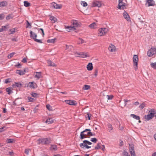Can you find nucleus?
Instances as JSON below:
<instances>
[{"label":"nucleus","instance_id":"f257e3e1","mask_svg":"<svg viewBox=\"0 0 156 156\" xmlns=\"http://www.w3.org/2000/svg\"><path fill=\"white\" fill-rule=\"evenodd\" d=\"M90 129H86L83 131L81 132L80 134V139L81 140L84 139L85 138L87 137V135L85 133L87 132H91Z\"/></svg>","mask_w":156,"mask_h":156},{"label":"nucleus","instance_id":"f03ea898","mask_svg":"<svg viewBox=\"0 0 156 156\" xmlns=\"http://www.w3.org/2000/svg\"><path fill=\"white\" fill-rule=\"evenodd\" d=\"M40 144H48L50 143V140L47 138L39 139L38 140Z\"/></svg>","mask_w":156,"mask_h":156},{"label":"nucleus","instance_id":"7ed1b4c3","mask_svg":"<svg viewBox=\"0 0 156 156\" xmlns=\"http://www.w3.org/2000/svg\"><path fill=\"white\" fill-rule=\"evenodd\" d=\"M108 31V29L107 28H104L100 29L99 30V34L100 36H101L104 35Z\"/></svg>","mask_w":156,"mask_h":156},{"label":"nucleus","instance_id":"20e7f679","mask_svg":"<svg viewBox=\"0 0 156 156\" xmlns=\"http://www.w3.org/2000/svg\"><path fill=\"white\" fill-rule=\"evenodd\" d=\"M156 53V48H151L147 52V55L149 57L152 56Z\"/></svg>","mask_w":156,"mask_h":156},{"label":"nucleus","instance_id":"39448f33","mask_svg":"<svg viewBox=\"0 0 156 156\" xmlns=\"http://www.w3.org/2000/svg\"><path fill=\"white\" fill-rule=\"evenodd\" d=\"M62 5L61 4L59 5L55 2H52L51 4V7L53 9H60L62 8Z\"/></svg>","mask_w":156,"mask_h":156},{"label":"nucleus","instance_id":"423d86ee","mask_svg":"<svg viewBox=\"0 0 156 156\" xmlns=\"http://www.w3.org/2000/svg\"><path fill=\"white\" fill-rule=\"evenodd\" d=\"M154 114L152 113H150L148 115H145L144 118L145 121H149L151 119L154 117Z\"/></svg>","mask_w":156,"mask_h":156},{"label":"nucleus","instance_id":"0eeeda50","mask_svg":"<svg viewBox=\"0 0 156 156\" xmlns=\"http://www.w3.org/2000/svg\"><path fill=\"white\" fill-rule=\"evenodd\" d=\"M138 58L137 55H134L133 58L134 66L137 67Z\"/></svg>","mask_w":156,"mask_h":156},{"label":"nucleus","instance_id":"6e6552de","mask_svg":"<svg viewBox=\"0 0 156 156\" xmlns=\"http://www.w3.org/2000/svg\"><path fill=\"white\" fill-rule=\"evenodd\" d=\"M66 103L71 105H77L76 101L71 100H66L65 101Z\"/></svg>","mask_w":156,"mask_h":156},{"label":"nucleus","instance_id":"1a4fd4ad","mask_svg":"<svg viewBox=\"0 0 156 156\" xmlns=\"http://www.w3.org/2000/svg\"><path fill=\"white\" fill-rule=\"evenodd\" d=\"M101 5V2L98 1H95L93 2L92 4V7H100Z\"/></svg>","mask_w":156,"mask_h":156},{"label":"nucleus","instance_id":"9d476101","mask_svg":"<svg viewBox=\"0 0 156 156\" xmlns=\"http://www.w3.org/2000/svg\"><path fill=\"white\" fill-rule=\"evenodd\" d=\"M146 3L148 4V6H153L155 5V2L153 0H147L146 1Z\"/></svg>","mask_w":156,"mask_h":156},{"label":"nucleus","instance_id":"9b49d317","mask_svg":"<svg viewBox=\"0 0 156 156\" xmlns=\"http://www.w3.org/2000/svg\"><path fill=\"white\" fill-rule=\"evenodd\" d=\"M123 16L125 19L127 21H130V18L128 14L125 11L123 13Z\"/></svg>","mask_w":156,"mask_h":156},{"label":"nucleus","instance_id":"f8f14e48","mask_svg":"<svg viewBox=\"0 0 156 156\" xmlns=\"http://www.w3.org/2000/svg\"><path fill=\"white\" fill-rule=\"evenodd\" d=\"M118 9H126V4L123 2H122L121 5H119Z\"/></svg>","mask_w":156,"mask_h":156},{"label":"nucleus","instance_id":"ddd939ff","mask_svg":"<svg viewBox=\"0 0 156 156\" xmlns=\"http://www.w3.org/2000/svg\"><path fill=\"white\" fill-rule=\"evenodd\" d=\"M26 72V69H24L23 70H17L16 73L20 75H23L25 74V73Z\"/></svg>","mask_w":156,"mask_h":156},{"label":"nucleus","instance_id":"4468645a","mask_svg":"<svg viewBox=\"0 0 156 156\" xmlns=\"http://www.w3.org/2000/svg\"><path fill=\"white\" fill-rule=\"evenodd\" d=\"M87 68L88 70H91L93 69L92 63L91 62L89 63L87 66Z\"/></svg>","mask_w":156,"mask_h":156},{"label":"nucleus","instance_id":"2eb2a0df","mask_svg":"<svg viewBox=\"0 0 156 156\" xmlns=\"http://www.w3.org/2000/svg\"><path fill=\"white\" fill-rule=\"evenodd\" d=\"M80 146L82 148H83L84 147H85L87 149H89L91 147L90 146L87 145V144H83V143L80 144Z\"/></svg>","mask_w":156,"mask_h":156},{"label":"nucleus","instance_id":"dca6fc26","mask_svg":"<svg viewBox=\"0 0 156 156\" xmlns=\"http://www.w3.org/2000/svg\"><path fill=\"white\" fill-rule=\"evenodd\" d=\"M9 28V25H7L5 26H2V27L1 29L2 30V32L3 31H6L8 30V29Z\"/></svg>","mask_w":156,"mask_h":156},{"label":"nucleus","instance_id":"f3484780","mask_svg":"<svg viewBox=\"0 0 156 156\" xmlns=\"http://www.w3.org/2000/svg\"><path fill=\"white\" fill-rule=\"evenodd\" d=\"M28 85L30 87L34 89L36 88L35 86H36L37 85L36 83H34V82H30Z\"/></svg>","mask_w":156,"mask_h":156},{"label":"nucleus","instance_id":"a211bd4d","mask_svg":"<svg viewBox=\"0 0 156 156\" xmlns=\"http://www.w3.org/2000/svg\"><path fill=\"white\" fill-rule=\"evenodd\" d=\"M48 65L49 66L55 67L56 65L54 63L52 62L51 60H48L47 62Z\"/></svg>","mask_w":156,"mask_h":156},{"label":"nucleus","instance_id":"6ab92c4d","mask_svg":"<svg viewBox=\"0 0 156 156\" xmlns=\"http://www.w3.org/2000/svg\"><path fill=\"white\" fill-rule=\"evenodd\" d=\"M35 36H34V37H33V39L34 40V41L37 42L42 43V41L41 40H39L37 39L36 38L37 37V34H35Z\"/></svg>","mask_w":156,"mask_h":156},{"label":"nucleus","instance_id":"aec40b11","mask_svg":"<svg viewBox=\"0 0 156 156\" xmlns=\"http://www.w3.org/2000/svg\"><path fill=\"white\" fill-rule=\"evenodd\" d=\"M66 28L68 29L67 30L69 32L70 30H76V28L74 27H72L71 26H68L66 27Z\"/></svg>","mask_w":156,"mask_h":156},{"label":"nucleus","instance_id":"412c9836","mask_svg":"<svg viewBox=\"0 0 156 156\" xmlns=\"http://www.w3.org/2000/svg\"><path fill=\"white\" fill-rule=\"evenodd\" d=\"M129 151L130 152L131 151H134V147L133 144H129Z\"/></svg>","mask_w":156,"mask_h":156},{"label":"nucleus","instance_id":"4be33fe9","mask_svg":"<svg viewBox=\"0 0 156 156\" xmlns=\"http://www.w3.org/2000/svg\"><path fill=\"white\" fill-rule=\"evenodd\" d=\"M17 31L18 28L16 27L10 29V34H13Z\"/></svg>","mask_w":156,"mask_h":156},{"label":"nucleus","instance_id":"5701e85b","mask_svg":"<svg viewBox=\"0 0 156 156\" xmlns=\"http://www.w3.org/2000/svg\"><path fill=\"white\" fill-rule=\"evenodd\" d=\"M53 122V120L52 118L48 119L46 121V122L49 124H51Z\"/></svg>","mask_w":156,"mask_h":156},{"label":"nucleus","instance_id":"b1692460","mask_svg":"<svg viewBox=\"0 0 156 156\" xmlns=\"http://www.w3.org/2000/svg\"><path fill=\"white\" fill-rule=\"evenodd\" d=\"M50 19L52 23H55L57 21V19L53 16H51Z\"/></svg>","mask_w":156,"mask_h":156},{"label":"nucleus","instance_id":"393cba45","mask_svg":"<svg viewBox=\"0 0 156 156\" xmlns=\"http://www.w3.org/2000/svg\"><path fill=\"white\" fill-rule=\"evenodd\" d=\"M89 27L91 28H94L96 27V24L95 22H94L90 24Z\"/></svg>","mask_w":156,"mask_h":156},{"label":"nucleus","instance_id":"a878e982","mask_svg":"<svg viewBox=\"0 0 156 156\" xmlns=\"http://www.w3.org/2000/svg\"><path fill=\"white\" fill-rule=\"evenodd\" d=\"M131 116L133 117V118L136 120H140V117L139 116L136 115L134 114H132L131 115Z\"/></svg>","mask_w":156,"mask_h":156},{"label":"nucleus","instance_id":"bb28decb","mask_svg":"<svg viewBox=\"0 0 156 156\" xmlns=\"http://www.w3.org/2000/svg\"><path fill=\"white\" fill-rule=\"evenodd\" d=\"M151 67L153 68L154 69H156V62L153 63H151Z\"/></svg>","mask_w":156,"mask_h":156},{"label":"nucleus","instance_id":"cd10ccee","mask_svg":"<svg viewBox=\"0 0 156 156\" xmlns=\"http://www.w3.org/2000/svg\"><path fill=\"white\" fill-rule=\"evenodd\" d=\"M24 5L26 7H28L30 5V4L28 2L25 1L24 2Z\"/></svg>","mask_w":156,"mask_h":156},{"label":"nucleus","instance_id":"c85d7f7f","mask_svg":"<svg viewBox=\"0 0 156 156\" xmlns=\"http://www.w3.org/2000/svg\"><path fill=\"white\" fill-rule=\"evenodd\" d=\"M88 57L87 55L83 52H80V57L84 58Z\"/></svg>","mask_w":156,"mask_h":156},{"label":"nucleus","instance_id":"c756f323","mask_svg":"<svg viewBox=\"0 0 156 156\" xmlns=\"http://www.w3.org/2000/svg\"><path fill=\"white\" fill-rule=\"evenodd\" d=\"M146 106V104L145 103L143 102L142 104H141L139 106V108H140L141 109H142Z\"/></svg>","mask_w":156,"mask_h":156},{"label":"nucleus","instance_id":"7c9ffc66","mask_svg":"<svg viewBox=\"0 0 156 156\" xmlns=\"http://www.w3.org/2000/svg\"><path fill=\"white\" fill-rule=\"evenodd\" d=\"M108 49L110 51L113 52L115 51V47L109 46Z\"/></svg>","mask_w":156,"mask_h":156},{"label":"nucleus","instance_id":"2f4dec72","mask_svg":"<svg viewBox=\"0 0 156 156\" xmlns=\"http://www.w3.org/2000/svg\"><path fill=\"white\" fill-rule=\"evenodd\" d=\"M7 4V2L6 1H3L0 2V6H5Z\"/></svg>","mask_w":156,"mask_h":156},{"label":"nucleus","instance_id":"473e14b6","mask_svg":"<svg viewBox=\"0 0 156 156\" xmlns=\"http://www.w3.org/2000/svg\"><path fill=\"white\" fill-rule=\"evenodd\" d=\"M56 40V38L52 39H48L47 40V42L48 43H54L55 42Z\"/></svg>","mask_w":156,"mask_h":156},{"label":"nucleus","instance_id":"72a5a7b5","mask_svg":"<svg viewBox=\"0 0 156 156\" xmlns=\"http://www.w3.org/2000/svg\"><path fill=\"white\" fill-rule=\"evenodd\" d=\"M73 26V27H77L79 25L78 23L76 20L74 21L72 23Z\"/></svg>","mask_w":156,"mask_h":156},{"label":"nucleus","instance_id":"f704fd0d","mask_svg":"<svg viewBox=\"0 0 156 156\" xmlns=\"http://www.w3.org/2000/svg\"><path fill=\"white\" fill-rule=\"evenodd\" d=\"M15 85L16 86V87L18 88H21L22 86V84L19 82H15Z\"/></svg>","mask_w":156,"mask_h":156},{"label":"nucleus","instance_id":"c9c22d12","mask_svg":"<svg viewBox=\"0 0 156 156\" xmlns=\"http://www.w3.org/2000/svg\"><path fill=\"white\" fill-rule=\"evenodd\" d=\"M90 87L89 85H85L83 87V89L85 90H88L90 89Z\"/></svg>","mask_w":156,"mask_h":156},{"label":"nucleus","instance_id":"e433bc0d","mask_svg":"<svg viewBox=\"0 0 156 156\" xmlns=\"http://www.w3.org/2000/svg\"><path fill=\"white\" fill-rule=\"evenodd\" d=\"M101 144L100 143H99L97 144V145L95 147V150H98L101 148V147L100 146V145Z\"/></svg>","mask_w":156,"mask_h":156},{"label":"nucleus","instance_id":"4c0bfd02","mask_svg":"<svg viewBox=\"0 0 156 156\" xmlns=\"http://www.w3.org/2000/svg\"><path fill=\"white\" fill-rule=\"evenodd\" d=\"M83 144H87L89 145H91L92 144L91 142H90L87 140H84L83 141Z\"/></svg>","mask_w":156,"mask_h":156},{"label":"nucleus","instance_id":"58836bf2","mask_svg":"<svg viewBox=\"0 0 156 156\" xmlns=\"http://www.w3.org/2000/svg\"><path fill=\"white\" fill-rule=\"evenodd\" d=\"M123 156H130L128 153L125 151H124L122 152Z\"/></svg>","mask_w":156,"mask_h":156},{"label":"nucleus","instance_id":"ea45409f","mask_svg":"<svg viewBox=\"0 0 156 156\" xmlns=\"http://www.w3.org/2000/svg\"><path fill=\"white\" fill-rule=\"evenodd\" d=\"M149 112L150 113H152L154 114V116H155L154 114L156 113V110L154 109H151L149 111Z\"/></svg>","mask_w":156,"mask_h":156},{"label":"nucleus","instance_id":"a19ab883","mask_svg":"<svg viewBox=\"0 0 156 156\" xmlns=\"http://www.w3.org/2000/svg\"><path fill=\"white\" fill-rule=\"evenodd\" d=\"M30 37L33 39V37H34V36H35V34H36L35 33H34L33 32L30 30Z\"/></svg>","mask_w":156,"mask_h":156},{"label":"nucleus","instance_id":"79ce46f5","mask_svg":"<svg viewBox=\"0 0 156 156\" xmlns=\"http://www.w3.org/2000/svg\"><path fill=\"white\" fill-rule=\"evenodd\" d=\"M87 134L88 135L90 136H94L95 135V134L94 133H92L91 132H87Z\"/></svg>","mask_w":156,"mask_h":156},{"label":"nucleus","instance_id":"37998d69","mask_svg":"<svg viewBox=\"0 0 156 156\" xmlns=\"http://www.w3.org/2000/svg\"><path fill=\"white\" fill-rule=\"evenodd\" d=\"M81 5L83 7H86L87 5V2L84 1H81Z\"/></svg>","mask_w":156,"mask_h":156},{"label":"nucleus","instance_id":"c03bdc74","mask_svg":"<svg viewBox=\"0 0 156 156\" xmlns=\"http://www.w3.org/2000/svg\"><path fill=\"white\" fill-rule=\"evenodd\" d=\"M97 140V139L96 138H92L90 140V141L94 143H96Z\"/></svg>","mask_w":156,"mask_h":156},{"label":"nucleus","instance_id":"a18cd8bd","mask_svg":"<svg viewBox=\"0 0 156 156\" xmlns=\"http://www.w3.org/2000/svg\"><path fill=\"white\" fill-rule=\"evenodd\" d=\"M37 74L35 75V77H37L38 79L40 78L41 76V75L40 74L41 72L40 73H37Z\"/></svg>","mask_w":156,"mask_h":156},{"label":"nucleus","instance_id":"49530a36","mask_svg":"<svg viewBox=\"0 0 156 156\" xmlns=\"http://www.w3.org/2000/svg\"><path fill=\"white\" fill-rule=\"evenodd\" d=\"M46 107L47 108L49 111H51L52 110V108L51 107L50 105L48 104L46 105Z\"/></svg>","mask_w":156,"mask_h":156},{"label":"nucleus","instance_id":"de8ad7c7","mask_svg":"<svg viewBox=\"0 0 156 156\" xmlns=\"http://www.w3.org/2000/svg\"><path fill=\"white\" fill-rule=\"evenodd\" d=\"M51 149L52 150H56V148H57V146L55 145H52L51 146Z\"/></svg>","mask_w":156,"mask_h":156},{"label":"nucleus","instance_id":"09e8293b","mask_svg":"<svg viewBox=\"0 0 156 156\" xmlns=\"http://www.w3.org/2000/svg\"><path fill=\"white\" fill-rule=\"evenodd\" d=\"M27 27H29V28H31V24L29 23V22H28V21L27 20Z\"/></svg>","mask_w":156,"mask_h":156},{"label":"nucleus","instance_id":"8fccbe9b","mask_svg":"<svg viewBox=\"0 0 156 156\" xmlns=\"http://www.w3.org/2000/svg\"><path fill=\"white\" fill-rule=\"evenodd\" d=\"M74 55L76 57H80V53H78L77 52H75L74 53Z\"/></svg>","mask_w":156,"mask_h":156},{"label":"nucleus","instance_id":"3c124183","mask_svg":"<svg viewBox=\"0 0 156 156\" xmlns=\"http://www.w3.org/2000/svg\"><path fill=\"white\" fill-rule=\"evenodd\" d=\"M107 97H108V100H111L113 97V96L112 95H107Z\"/></svg>","mask_w":156,"mask_h":156},{"label":"nucleus","instance_id":"603ef678","mask_svg":"<svg viewBox=\"0 0 156 156\" xmlns=\"http://www.w3.org/2000/svg\"><path fill=\"white\" fill-rule=\"evenodd\" d=\"M130 153L131 156H136L134 151H131Z\"/></svg>","mask_w":156,"mask_h":156},{"label":"nucleus","instance_id":"864d4df0","mask_svg":"<svg viewBox=\"0 0 156 156\" xmlns=\"http://www.w3.org/2000/svg\"><path fill=\"white\" fill-rule=\"evenodd\" d=\"M31 95L33 97H36L38 95V94L35 93H32L31 94Z\"/></svg>","mask_w":156,"mask_h":156},{"label":"nucleus","instance_id":"5fc2aeb1","mask_svg":"<svg viewBox=\"0 0 156 156\" xmlns=\"http://www.w3.org/2000/svg\"><path fill=\"white\" fill-rule=\"evenodd\" d=\"M87 116H86V118H88V120L90 119V118L91 117V115L90 114L87 113Z\"/></svg>","mask_w":156,"mask_h":156},{"label":"nucleus","instance_id":"6e6d98bb","mask_svg":"<svg viewBox=\"0 0 156 156\" xmlns=\"http://www.w3.org/2000/svg\"><path fill=\"white\" fill-rule=\"evenodd\" d=\"M108 130L109 131L112 130V129H113V128H112V126L110 124H108Z\"/></svg>","mask_w":156,"mask_h":156},{"label":"nucleus","instance_id":"4d7b16f0","mask_svg":"<svg viewBox=\"0 0 156 156\" xmlns=\"http://www.w3.org/2000/svg\"><path fill=\"white\" fill-rule=\"evenodd\" d=\"M11 40L15 42H17L18 41L17 37H14V38H12L11 39Z\"/></svg>","mask_w":156,"mask_h":156},{"label":"nucleus","instance_id":"13d9d810","mask_svg":"<svg viewBox=\"0 0 156 156\" xmlns=\"http://www.w3.org/2000/svg\"><path fill=\"white\" fill-rule=\"evenodd\" d=\"M28 100H29V102H32L34 100V98L31 97H28Z\"/></svg>","mask_w":156,"mask_h":156},{"label":"nucleus","instance_id":"bf43d9fd","mask_svg":"<svg viewBox=\"0 0 156 156\" xmlns=\"http://www.w3.org/2000/svg\"><path fill=\"white\" fill-rule=\"evenodd\" d=\"M9 82H10V81H9V78H8V79L5 80V83L7 84V83H9Z\"/></svg>","mask_w":156,"mask_h":156},{"label":"nucleus","instance_id":"052dcab7","mask_svg":"<svg viewBox=\"0 0 156 156\" xmlns=\"http://www.w3.org/2000/svg\"><path fill=\"white\" fill-rule=\"evenodd\" d=\"M4 14H0V20H2L4 18Z\"/></svg>","mask_w":156,"mask_h":156},{"label":"nucleus","instance_id":"680f3d73","mask_svg":"<svg viewBox=\"0 0 156 156\" xmlns=\"http://www.w3.org/2000/svg\"><path fill=\"white\" fill-rule=\"evenodd\" d=\"M98 70L97 69H96L95 70V71L94 73V76H95V77L97 75V74L98 73Z\"/></svg>","mask_w":156,"mask_h":156},{"label":"nucleus","instance_id":"e2e57ef3","mask_svg":"<svg viewBox=\"0 0 156 156\" xmlns=\"http://www.w3.org/2000/svg\"><path fill=\"white\" fill-rule=\"evenodd\" d=\"M6 91L8 92V94H10V87L7 88L6 89Z\"/></svg>","mask_w":156,"mask_h":156},{"label":"nucleus","instance_id":"0e129e2a","mask_svg":"<svg viewBox=\"0 0 156 156\" xmlns=\"http://www.w3.org/2000/svg\"><path fill=\"white\" fill-rule=\"evenodd\" d=\"M16 141L14 139H10V143H15Z\"/></svg>","mask_w":156,"mask_h":156},{"label":"nucleus","instance_id":"69168bd1","mask_svg":"<svg viewBox=\"0 0 156 156\" xmlns=\"http://www.w3.org/2000/svg\"><path fill=\"white\" fill-rule=\"evenodd\" d=\"M25 153L27 155H28L29 154V150L27 149H25Z\"/></svg>","mask_w":156,"mask_h":156},{"label":"nucleus","instance_id":"338daca9","mask_svg":"<svg viewBox=\"0 0 156 156\" xmlns=\"http://www.w3.org/2000/svg\"><path fill=\"white\" fill-rule=\"evenodd\" d=\"M16 154H15L12 151L10 152V156H16Z\"/></svg>","mask_w":156,"mask_h":156},{"label":"nucleus","instance_id":"774afa93","mask_svg":"<svg viewBox=\"0 0 156 156\" xmlns=\"http://www.w3.org/2000/svg\"><path fill=\"white\" fill-rule=\"evenodd\" d=\"M15 66L17 68H20L21 67V65L20 63H19L17 65H15Z\"/></svg>","mask_w":156,"mask_h":156}]
</instances>
